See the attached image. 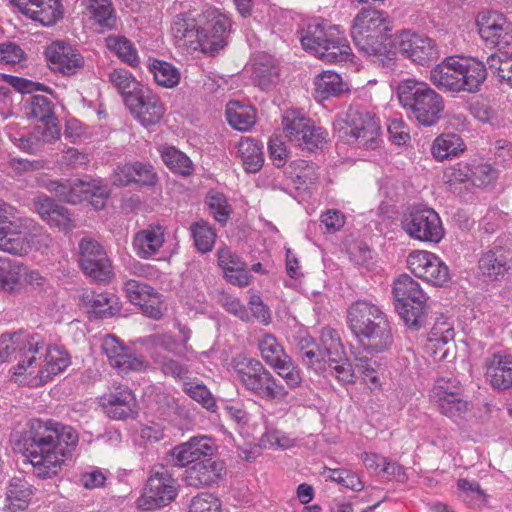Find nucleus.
<instances>
[{
	"instance_id": "1",
	"label": "nucleus",
	"mask_w": 512,
	"mask_h": 512,
	"mask_svg": "<svg viewBox=\"0 0 512 512\" xmlns=\"http://www.w3.org/2000/svg\"><path fill=\"white\" fill-rule=\"evenodd\" d=\"M78 442L79 435L72 426L32 419L19 444L32 465L34 475L47 479L61 471L65 459L72 456Z\"/></svg>"
},
{
	"instance_id": "2",
	"label": "nucleus",
	"mask_w": 512,
	"mask_h": 512,
	"mask_svg": "<svg viewBox=\"0 0 512 512\" xmlns=\"http://www.w3.org/2000/svg\"><path fill=\"white\" fill-rule=\"evenodd\" d=\"M346 322L351 333L368 353H381L392 342V330L387 315L368 300H357L347 309Z\"/></svg>"
},
{
	"instance_id": "3",
	"label": "nucleus",
	"mask_w": 512,
	"mask_h": 512,
	"mask_svg": "<svg viewBox=\"0 0 512 512\" xmlns=\"http://www.w3.org/2000/svg\"><path fill=\"white\" fill-rule=\"evenodd\" d=\"M396 95L410 119L426 127L440 120L444 99L428 83L415 78L404 79L397 84Z\"/></svg>"
},
{
	"instance_id": "4",
	"label": "nucleus",
	"mask_w": 512,
	"mask_h": 512,
	"mask_svg": "<svg viewBox=\"0 0 512 512\" xmlns=\"http://www.w3.org/2000/svg\"><path fill=\"white\" fill-rule=\"evenodd\" d=\"M300 41L305 50L329 63L346 62L353 55L344 33L327 22H310L302 30Z\"/></svg>"
},
{
	"instance_id": "5",
	"label": "nucleus",
	"mask_w": 512,
	"mask_h": 512,
	"mask_svg": "<svg viewBox=\"0 0 512 512\" xmlns=\"http://www.w3.org/2000/svg\"><path fill=\"white\" fill-rule=\"evenodd\" d=\"M231 365L244 388L262 400H282L288 395L285 387L277 383L259 360L239 354Z\"/></svg>"
},
{
	"instance_id": "6",
	"label": "nucleus",
	"mask_w": 512,
	"mask_h": 512,
	"mask_svg": "<svg viewBox=\"0 0 512 512\" xmlns=\"http://www.w3.org/2000/svg\"><path fill=\"white\" fill-rule=\"evenodd\" d=\"M45 345L44 337L39 333L2 334L0 337V362L18 360L15 374L22 375L28 369L38 365L40 358L36 357Z\"/></svg>"
},
{
	"instance_id": "7",
	"label": "nucleus",
	"mask_w": 512,
	"mask_h": 512,
	"mask_svg": "<svg viewBox=\"0 0 512 512\" xmlns=\"http://www.w3.org/2000/svg\"><path fill=\"white\" fill-rule=\"evenodd\" d=\"M395 307L405 324L419 329L426 319L427 297L419 283L407 274L400 275L393 284Z\"/></svg>"
},
{
	"instance_id": "8",
	"label": "nucleus",
	"mask_w": 512,
	"mask_h": 512,
	"mask_svg": "<svg viewBox=\"0 0 512 512\" xmlns=\"http://www.w3.org/2000/svg\"><path fill=\"white\" fill-rule=\"evenodd\" d=\"M282 125L289 142L309 151L322 147L328 136L326 130L315 126L310 118L297 110L286 111L282 117Z\"/></svg>"
},
{
	"instance_id": "9",
	"label": "nucleus",
	"mask_w": 512,
	"mask_h": 512,
	"mask_svg": "<svg viewBox=\"0 0 512 512\" xmlns=\"http://www.w3.org/2000/svg\"><path fill=\"white\" fill-rule=\"evenodd\" d=\"M345 135L349 143L374 150L380 142V120L372 112L351 107L346 115Z\"/></svg>"
},
{
	"instance_id": "10",
	"label": "nucleus",
	"mask_w": 512,
	"mask_h": 512,
	"mask_svg": "<svg viewBox=\"0 0 512 512\" xmlns=\"http://www.w3.org/2000/svg\"><path fill=\"white\" fill-rule=\"evenodd\" d=\"M402 228L413 239L438 243L444 228L438 213L432 208H413L402 219Z\"/></svg>"
},
{
	"instance_id": "11",
	"label": "nucleus",
	"mask_w": 512,
	"mask_h": 512,
	"mask_svg": "<svg viewBox=\"0 0 512 512\" xmlns=\"http://www.w3.org/2000/svg\"><path fill=\"white\" fill-rule=\"evenodd\" d=\"M175 480L164 466L154 467L139 499L140 507L147 510L166 506L176 497Z\"/></svg>"
},
{
	"instance_id": "12",
	"label": "nucleus",
	"mask_w": 512,
	"mask_h": 512,
	"mask_svg": "<svg viewBox=\"0 0 512 512\" xmlns=\"http://www.w3.org/2000/svg\"><path fill=\"white\" fill-rule=\"evenodd\" d=\"M79 264L84 273L96 281H109L112 265L102 246L91 237L79 242Z\"/></svg>"
},
{
	"instance_id": "13",
	"label": "nucleus",
	"mask_w": 512,
	"mask_h": 512,
	"mask_svg": "<svg viewBox=\"0 0 512 512\" xmlns=\"http://www.w3.org/2000/svg\"><path fill=\"white\" fill-rule=\"evenodd\" d=\"M126 106L132 116L145 128L159 124L166 111L160 97L147 86L135 96H130Z\"/></svg>"
},
{
	"instance_id": "14",
	"label": "nucleus",
	"mask_w": 512,
	"mask_h": 512,
	"mask_svg": "<svg viewBox=\"0 0 512 512\" xmlns=\"http://www.w3.org/2000/svg\"><path fill=\"white\" fill-rule=\"evenodd\" d=\"M480 37L485 43L500 49L512 46V24L501 13L481 12L477 17Z\"/></svg>"
},
{
	"instance_id": "15",
	"label": "nucleus",
	"mask_w": 512,
	"mask_h": 512,
	"mask_svg": "<svg viewBox=\"0 0 512 512\" xmlns=\"http://www.w3.org/2000/svg\"><path fill=\"white\" fill-rule=\"evenodd\" d=\"M407 265L416 277L434 286H442L449 280V268L437 255L431 252H411L407 257Z\"/></svg>"
},
{
	"instance_id": "16",
	"label": "nucleus",
	"mask_w": 512,
	"mask_h": 512,
	"mask_svg": "<svg viewBox=\"0 0 512 512\" xmlns=\"http://www.w3.org/2000/svg\"><path fill=\"white\" fill-rule=\"evenodd\" d=\"M398 49L403 56L419 65H428L439 57L438 46L432 38L411 31H403L399 35Z\"/></svg>"
},
{
	"instance_id": "17",
	"label": "nucleus",
	"mask_w": 512,
	"mask_h": 512,
	"mask_svg": "<svg viewBox=\"0 0 512 512\" xmlns=\"http://www.w3.org/2000/svg\"><path fill=\"white\" fill-rule=\"evenodd\" d=\"M484 378L493 390L504 391L512 387V355L504 351L493 352L483 360Z\"/></svg>"
},
{
	"instance_id": "18",
	"label": "nucleus",
	"mask_w": 512,
	"mask_h": 512,
	"mask_svg": "<svg viewBox=\"0 0 512 512\" xmlns=\"http://www.w3.org/2000/svg\"><path fill=\"white\" fill-rule=\"evenodd\" d=\"M211 438L193 437L189 441L175 446L169 455V462L176 467H190L214 453Z\"/></svg>"
},
{
	"instance_id": "19",
	"label": "nucleus",
	"mask_w": 512,
	"mask_h": 512,
	"mask_svg": "<svg viewBox=\"0 0 512 512\" xmlns=\"http://www.w3.org/2000/svg\"><path fill=\"white\" fill-rule=\"evenodd\" d=\"M45 57L52 70L63 75H74L84 66L82 55L62 41L51 43L45 50Z\"/></svg>"
},
{
	"instance_id": "20",
	"label": "nucleus",
	"mask_w": 512,
	"mask_h": 512,
	"mask_svg": "<svg viewBox=\"0 0 512 512\" xmlns=\"http://www.w3.org/2000/svg\"><path fill=\"white\" fill-rule=\"evenodd\" d=\"M18 10L44 26L53 25L62 17L61 0H9Z\"/></svg>"
},
{
	"instance_id": "21",
	"label": "nucleus",
	"mask_w": 512,
	"mask_h": 512,
	"mask_svg": "<svg viewBox=\"0 0 512 512\" xmlns=\"http://www.w3.org/2000/svg\"><path fill=\"white\" fill-rule=\"evenodd\" d=\"M231 20L216 10L208 11L207 22L203 27L205 32L204 53L214 55L227 44Z\"/></svg>"
},
{
	"instance_id": "22",
	"label": "nucleus",
	"mask_w": 512,
	"mask_h": 512,
	"mask_svg": "<svg viewBox=\"0 0 512 512\" xmlns=\"http://www.w3.org/2000/svg\"><path fill=\"white\" fill-rule=\"evenodd\" d=\"M223 461L214 460L210 456L199 461L185 471V482L188 486L202 488L217 483L225 475Z\"/></svg>"
},
{
	"instance_id": "23",
	"label": "nucleus",
	"mask_w": 512,
	"mask_h": 512,
	"mask_svg": "<svg viewBox=\"0 0 512 512\" xmlns=\"http://www.w3.org/2000/svg\"><path fill=\"white\" fill-rule=\"evenodd\" d=\"M461 58L450 56L437 64L430 71L431 82L439 89L450 92L463 91Z\"/></svg>"
},
{
	"instance_id": "24",
	"label": "nucleus",
	"mask_w": 512,
	"mask_h": 512,
	"mask_svg": "<svg viewBox=\"0 0 512 512\" xmlns=\"http://www.w3.org/2000/svg\"><path fill=\"white\" fill-rule=\"evenodd\" d=\"M478 267L481 274L488 280H500L512 269L510 252L502 246L495 245L482 254Z\"/></svg>"
},
{
	"instance_id": "25",
	"label": "nucleus",
	"mask_w": 512,
	"mask_h": 512,
	"mask_svg": "<svg viewBox=\"0 0 512 512\" xmlns=\"http://www.w3.org/2000/svg\"><path fill=\"white\" fill-rule=\"evenodd\" d=\"M391 30V20L387 13L373 8H363L353 19L351 35L388 34Z\"/></svg>"
},
{
	"instance_id": "26",
	"label": "nucleus",
	"mask_w": 512,
	"mask_h": 512,
	"mask_svg": "<svg viewBox=\"0 0 512 512\" xmlns=\"http://www.w3.org/2000/svg\"><path fill=\"white\" fill-rule=\"evenodd\" d=\"M100 403L105 413L113 419L123 420L136 414L135 396L128 388L103 395Z\"/></svg>"
},
{
	"instance_id": "27",
	"label": "nucleus",
	"mask_w": 512,
	"mask_h": 512,
	"mask_svg": "<svg viewBox=\"0 0 512 512\" xmlns=\"http://www.w3.org/2000/svg\"><path fill=\"white\" fill-rule=\"evenodd\" d=\"M165 234V227L159 223L148 225L134 235V251L142 259L152 258L164 245Z\"/></svg>"
},
{
	"instance_id": "28",
	"label": "nucleus",
	"mask_w": 512,
	"mask_h": 512,
	"mask_svg": "<svg viewBox=\"0 0 512 512\" xmlns=\"http://www.w3.org/2000/svg\"><path fill=\"white\" fill-rule=\"evenodd\" d=\"M23 220L16 209L0 200V250L9 253L19 245L15 239L20 234Z\"/></svg>"
},
{
	"instance_id": "29",
	"label": "nucleus",
	"mask_w": 512,
	"mask_h": 512,
	"mask_svg": "<svg viewBox=\"0 0 512 512\" xmlns=\"http://www.w3.org/2000/svg\"><path fill=\"white\" fill-rule=\"evenodd\" d=\"M131 182L154 186L157 182V174L152 165L142 162L119 166L113 174V183L117 186H126Z\"/></svg>"
},
{
	"instance_id": "30",
	"label": "nucleus",
	"mask_w": 512,
	"mask_h": 512,
	"mask_svg": "<svg viewBox=\"0 0 512 512\" xmlns=\"http://www.w3.org/2000/svg\"><path fill=\"white\" fill-rule=\"evenodd\" d=\"M86 12L95 30L104 32L117 26L118 17L111 0H85Z\"/></svg>"
},
{
	"instance_id": "31",
	"label": "nucleus",
	"mask_w": 512,
	"mask_h": 512,
	"mask_svg": "<svg viewBox=\"0 0 512 512\" xmlns=\"http://www.w3.org/2000/svg\"><path fill=\"white\" fill-rule=\"evenodd\" d=\"M217 258L218 265L231 283L241 287L248 285L249 276L246 272V264L230 248L226 246L219 248Z\"/></svg>"
},
{
	"instance_id": "32",
	"label": "nucleus",
	"mask_w": 512,
	"mask_h": 512,
	"mask_svg": "<svg viewBox=\"0 0 512 512\" xmlns=\"http://www.w3.org/2000/svg\"><path fill=\"white\" fill-rule=\"evenodd\" d=\"M50 192L62 201L77 204L84 200H87V194H89V183L83 180H51L46 185Z\"/></svg>"
},
{
	"instance_id": "33",
	"label": "nucleus",
	"mask_w": 512,
	"mask_h": 512,
	"mask_svg": "<svg viewBox=\"0 0 512 512\" xmlns=\"http://www.w3.org/2000/svg\"><path fill=\"white\" fill-rule=\"evenodd\" d=\"M15 240L19 242V245L14 249H10L9 253L16 256H25L32 250L44 252L52 243V239L47 232L41 229L27 232L24 224Z\"/></svg>"
},
{
	"instance_id": "34",
	"label": "nucleus",
	"mask_w": 512,
	"mask_h": 512,
	"mask_svg": "<svg viewBox=\"0 0 512 512\" xmlns=\"http://www.w3.org/2000/svg\"><path fill=\"white\" fill-rule=\"evenodd\" d=\"M461 58V81L463 91L475 93L479 91L481 85L487 77L488 65L473 57Z\"/></svg>"
},
{
	"instance_id": "35",
	"label": "nucleus",
	"mask_w": 512,
	"mask_h": 512,
	"mask_svg": "<svg viewBox=\"0 0 512 512\" xmlns=\"http://www.w3.org/2000/svg\"><path fill=\"white\" fill-rule=\"evenodd\" d=\"M82 302L89 307V313L97 318H108L119 312L117 298L110 293H96L86 291L82 295Z\"/></svg>"
},
{
	"instance_id": "36",
	"label": "nucleus",
	"mask_w": 512,
	"mask_h": 512,
	"mask_svg": "<svg viewBox=\"0 0 512 512\" xmlns=\"http://www.w3.org/2000/svg\"><path fill=\"white\" fill-rule=\"evenodd\" d=\"M43 362L38 377L40 382H47L53 375L63 372L71 364V358L63 348L52 346L47 349Z\"/></svg>"
},
{
	"instance_id": "37",
	"label": "nucleus",
	"mask_w": 512,
	"mask_h": 512,
	"mask_svg": "<svg viewBox=\"0 0 512 512\" xmlns=\"http://www.w3.org/2000/svg\"><path fill=\"white\" fill-rule=\"evenodd\" d=\"M237 157L248 173L258 172L264 163L262 146L254 139L242 138L237 144Z\"/></svg>"
},
{
	"instance_id": "38",
	"label": "nucleus",
	"mask_w": 512,
	"mask_h": 512,
	"mask_svg": "<svg viewBox=\"0 0 512 512\" xmlns=\"http://www.w3.org/2000/svg\"><path fill=\"white\" fill-rule=\"evenodd\" d=\"M357 49L370 57L386 56L389 52L388 34H358L351 35Z\"/></svg>"
},
{
	"instance_id": "39",
	"label": "nucleus",
	"mask_w": 512,
	"mask_h": 512,
	"mask_svg": "<svg viewBox=\"0 0 512 512\" xmlns=\"http://www.w3.org/2000/svg\"><path fill=\"white\" fill-rule=\"evenodd\" d=\"M286 173L292 178L297 189H307L319 179L317 165L303 159L292 161Z\"/></svg>"
},
{
	"instance_id": "40",
	"label": "nucleus",
	"mask_w": 512,
	"mask_h": 512,
	"mask_svg": "<svg viewBox=\"0 0 512 512\" xmlns=\"http://www.w3.org/2000/svg\"><path fill=\"white\" fill-rule=\"evenodd\" d=\"M465 149L466 146L459 135L447 133L438 136L434 140L431 152L437 160L442 161L457 157L459 154L463 153Z\"/></svg>"
},
{
	"instance_id": "41",
	"label": "nucleus",
	"mask_w": 512,
	"mask_h": 512,
	"mask_svg": "<svg viewBox=\"0 0 512 512\" xmlns=\"http://www.w3.org/2000/svg\"><path fill=\"white\" fill-rule=\"evenodd\" d=\"M25 266L7 257H0V290L14 293L20 287Z\"/></svg>"
},
{
	"instance_id": "42",
	"label": "nucleus",
	"mask_w": 512,
	"mask_h": 512,
	"mask_svg": "<svg viewBox=\"0 0 512 512\" xmlns=\"http://www.w3.org/2000/svg\"><path fill=\"white\" fill-rule=\"evenodd\" d=\"M315 92L321 99L339 96L346 90L347 85L343 82L341 76L333 71H324L317 75L314 80Z\"/></svg>"
},
{
	"instance_id": "43",
	"label": "nucleus",
	"mask_w": 512,
	"mask_h": 512,
	"mask_svg": "<svg viewBox=\"0 0 512 512\" xmlns=\"http://www.w3.org/2000/svg\"><path fill=\"white\" fill-rule=\"evenodd\" d=\"M32 494L31 485L25 479L20 477L12 478L6 493L9 508L13 511L26 509Z\"/></svg>"
},
{
	"instance_id": "44",
	"label": "nucleus",
	"mask_w": 512,
	"mask_h": 512,
	"mask_svg": "<svg viewBox=\"0 0 512 512\" xmlns=\"http://www.w3.org/2000/svg\"><path fill=\"white\" fill-rule=\"evenodd\" d=\"M228 123L235 129L247 131L255 124V110L250 106L241 105L239 102H229L226 107Z\"/></svg>"
},
{
	"instance_id": "45",
	"label": "nucleus",
	"mask_w": 512,
	"mask_h": 512,
	"mask_svg": "<svg viewBox=\"0 0 512 512\" xmlns=\"http://www.w3.org/2000/svg\"><path fill=\"white\" fill-rule=\"evenodd\" d=\"M109 81L119 91L127 105V99L135 96L146 86L138 82L133 75L125 69H114L108 75Z\"/></svg>"
},
{
	"instance_id": "46",
	"label": "nucleus",
	"mask_w": 512,
	"mask_h": 512,
	"mask_svg": "<svg viewBox=\"0 0 512 512\" xmlns=\"http://www.w3.org/2000/svg\"><path fill=\"white\" fill-rule=\"evenodd\" d=\"M487 65L494 76L512 86V53L506 49L497 50L487 58Z\"/></svg>"
},
{
	"instance_id": "47",
	"label": "nucleus",
	"mask_w": 512,
	"mask_h": 512,
	"mask_svg": "<svg viewBox=\"0 0 512 512\" xmlns=\"http://www.w3.org/2000/svg\"><path fill=\"white\" fill-rule=\"evenodd\" d=\"M161 158L165 165L175 173L189 176L193 172L190 158L173 146L164 147L161 150Z\"/></svg>"
},
{
	"instance_id": "48",
	"label": "nucleus",
	"mask_w": 512,
	"mask_h": 512,
	"mask_svg": "<svg viewBox=\"0 0 512 512\" xmlns=\"http://www.w3.org/2000/svg\"><path fill=\"white\" fill-rule=\"evenodd\" d=\"M105 41L107 48L114 52L123 62L133 67L138 65L139 56L137 50L126 37L110 35Z\"/></svg>"
},
{
	"instance_id": "49",
	"label": "nucleus",
	"mask_w": 512,
	"mask_h": 512,
	"mask_svg": "<svg viewBox=\"0 0 512 512\" xmlns=\"http://www.w3.org/2000/svg\"><path fill=\"white\" fill-rule=\"evenodd\" d=\"M149 70L160 86L172 88L180 81V72L168 62L154 59L149 63Z\"/></svg>"
},
{
	"instance_id": "50",
	"label": "nucleus",
	"mask_w": 512,
	"mask_h": 512,
	"mask_svg": "<svg viewBox=\"0 0 512 512\" xmlns=\"http://www.w3.org/2000/svg\"><path fill=\"white\" fill-rule=\"evenodd\" d=\"M431 402L437 407L438 411L452 419L463 418L469 410V404L462 399V393H455L454 396L442 397L441 400L434 399Z\"/></svg>"
},
{
	"instance_id": "51",
	"label": "nucleus",
	"mask_w": 512,
	"mask_h": 512,
	"mask_svg": "<svg viewBox=\"0 0 512 512\" xmlns=\"http://www.w3.org/2000/svg\"><path fill=\"white\" fill-rule=\"evenodd\" d=\"M258 348L262 359L271 367L277 365L283 358L288 356L283 347L278 343L276 337L269 333L259 337Z\"/></svg>"
},
{
	"instance_id": "52",
	"label": "nucleus",
	"mask_w": 512,
	"mask_h": 512,
	"mask_svg": "<svg viewBox=\"0 0 512 512\" xmlns=\"http://www.w3.org/2000/svg\"><path fill=\"white\" fill-rule=\"evenodd\" d=\"M327 369L340 384H353L357 376L350 360L344 356L328 359Z\"/></svg>"
},
{
	"instance_id": "53",
	"label": "nucleus",
	"mask_w": 512,
	"mask_h": 512,
	"mask_svg": "<svg viewBox=\"0 0 512 512\" xmlns=\"http://www.w3.org/2000/svg\"><path fill=\"white\" fill-rule=\"evenodd\" d=\"M354 360L356 370L362 376L364 382L369 385V388H379L381 383L376 369L378 366L377 360L363 356L360 353L355 355Z\"/></svg>"
},
{
	"instance_id": "54",
	"label": "nucleus",
	"mask_w": 512,
	"mask_h": 512,
	"mask_svg": "<svg viewBox=\"0 0 512 512\" xmlns=\"http://www.w3.org/2000/svg\"><path fill=\"white\" fill-rule=\"evenodd\" d=\"M206 204L214 219L221 225H225L232 213V207L225 195L220 192L210 191L206 196Z\"/></svg>"
},
{
	"instance_id": "55",
	"label": "nucleus",
	"mask_w": 512,
	"mask_h": 512,
	"mask_svg": "<svg viewBox=\"0 0 512 512\" xmlns=\"http://www.w3.org/2000/svg\"><path fill=\"white\" fill-rule=\"evenodd\" d=\"M191 231L198 251L206 253L212 250L215 243L216 233L207 222H196L192 225Z\"/></svg>"
},
{
	"instance_id": "56",
	"label": "nucleus",
	"mask_w": 512,
	"mask_h": 512,
	"mask_svg": "<svg viewBox=\"0 0 512 512\" xmlns=\"http://www.w3.org/2000/svg\"><path fill=\"white\" fill-rule=\"evenodd\" d=\"M184 392L209 411H215L216 400L208 388L199 382L188 381L183 384Z\"/></svg>"
},
{
	"instance_id": "57",
	"label": "nucleus",
	"mask_w": 512,
	"mask_h": 512,
	"mask_svg": "<svg viewBox=\"0 0 512 512\" xmlns=\"http://www.w3.org/2000/svg\"><path fill=\"white\" fill-rule=\"evenodd\" d=\"M454 329L451 323L444 317L438 318L428 335V342L432 348L448 344L454 340Z\"/></svg>"
},
{
	"instance_id": "58",
	"label": "nucleus",
	"mask_w": 512,
	"mask_h": 512,
	"mask_svg": "<svg viewBox=\"0 0 512 512\" xmlns=\"http://www.w3.org/2000/svg\"><path fill=\"white\" fill-rule=\"evenodd\" d=\"M110 365L121 373H127L129 371H141L146 368L147 363L143 356L133 354L124 346L123 353H118L117 357L110 362Z\"/></svg>"
},
{
	"instance_id": "59",
	"label": "nucleus",
	"mask_w": 512,
	"mask_h": 512,
	"mask_svg": "<svg viewBox=\"0 0 512 512\" xmlns=\"http://www.w3.org/2000/svg\"><path fill=\"white\" fill-rule=\"evenodd\" d=\"M26 114L29 118L37 119L40 122L55 118L52 101L41 95H34L30 98Z\"/></svg>"
},
{
	"instance_id": "60",
	"label": "nucleus",
	"mask_w": 512,
	"mask_h": 512,
	"mask_svg": "<svg viewBox=\"0 0 512 512\" xmlns=\"http://www.w3.org/2000/svg\"><path fill=\"white\" fill-rule=\"evenodd\" d=\"M151 358L165 375H171L174 378H183L189 372L187 365L163 355L160 352H151Z\"/></svg>"
},
{
	"instance_id": "61",
	"label": "nucleus",
	"mask_w": 512,
	"mask_h": 512,
	"mask_svg": "<svg viewBox=\"0 0 512 512\" xmlns=\"http://www.w3.org/2000/svg\"><path fill=\"white\" fill-rule=\"evenodd\" d=\"M320 347L325 351L328 359L345 355L339 333L329 327L323 328L321 332Z\"/></svg>"
},
{
	"instance_id": "62",
	"label": "nucleus",
	"mask_w": 512,
	"mask_h": 512,
	"mask_svg": "<svg viewBox=\"0 0 512 512\" xmlns=\"http://www.w3.org/2000/svg\"><path fill=\"white\" fill-rule=\"evenodd\" d=\"M471 165V184L476 187H485L494 182L498 171L487 162H473Z\"/></svg>"
},
{
	"instance_id": "63",
	"label": "nucleus",
	"mask_w": 512,
	"mask_h": 512,
	"mask_svg": "<svg viewBox=\"0 0 512 512\" xmlns=\"http://www.w3.org/2000/svg\"><path fill=\"white\" fill-rule=\"evenodd\" d=\"M277 374L285 381L286 385L294 389L302 382L301 372L295 366L290 356L283 358L277 365L272 366Z\"/></svg>"
},
{
	"instance_id": "64",
	"label": "nucleus",
	"mask_w": 512,
	"mask_h": 512,
	"mask_svg": "<svg viewBox=\"0 0 512 512\" xmlns=\"http://www.w3.org/2000/svg\"><path fill=\"white\" fill-rule=\"evenodd\" d=\"M188 512H222V503L213 494L202 492L191 499Z\"/></svg>"
}]
</instances>
